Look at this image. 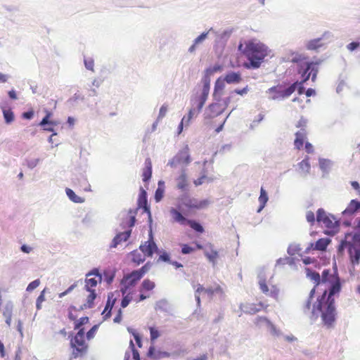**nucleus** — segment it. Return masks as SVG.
<instances>
[{"mask_svg":"<svg viewBox=\"0 0 360 360\" xmlns=\"http://www.w3.org/2000/svg\"><path fill=\"white\" fill-rule=\"evenodd\" d=\"M167 112V106L165 105H162V107L160 109L158 118L164 117L165 116Z\"/></svg>","mask_w":360,"mask_h":360,"instance_id":"63","label":"nucleus"},{"mask_svg":"<svg viewBox=\"0 0 360 360\" xmlns=\"http://www.w3.org/2000/svg\"><path fill=\"white\" fill-rule=\"evenodd\" d=\"M148 355L155 359L161 357H168L169 356V353L166 352H156L155 349L152 347H150L148 350Z\"/></svg>","mask_w":360,"mask_h":360,"instance_id":"40","label":"nucleus"},{"mask_svg":"<svg viewBox=\"0 0 360 360\" xmlns=\"http://www.w3.org/2000/svg\"><path fill=\"white\" fill-rule=\"evenodd\" d=\"M309 158L307 156L298 164V170L300 174H307L310 171Z\"/></svg>","mask_w":360,"mask_h":360,"instance_id":"33","label":"nucleus"},{"mask_svg":"<svg viewBox=\"0 0 360 360\" xmlns=\"http://www.w3.org/2000/svg\"><path fill=\"white\" fill-rule=\"evenodd\" d=\"M269 200V197L266 191L262 187L260 189V195L258 198L260 206L257 210L258 212H261L263 208L265 207L267 201Z\"/></svg>","mask_w":360,"mask_h":360,"instance_id":"35","label":"nucleus"},{"mask_svg":"<svg viewBox=\"0 0 360 360\" xmlns=\"http://www.w3.org/2000/svg\"><path fill=\"white\" fill-rule=\"evenodd\" d=\"M79 310L74 306H70L68 308V319L70 321H75L77 319Z\"/></svg>","mask_w":360,"mask_h":360,"instance_id":"44","label":"nucleus"},{"mask_svg":"<svg viewBox=\"0 0 360 360\" xmlns=\"http://www.w3.org/2000/svg\"><path fill=\"white\" fill-rule=\"evenodd\" d=\"M75 184L79 186L80 190L88 191L90 190V185L88 183L86 179L82 177L80 179H77Z\"/></svg>","mask_w":360,"mask_h":360,"instance_id":"43","label":"nucleus"},{"mask_svg":"<svg viewBox=\"0 0 360 360\" xmlns=\"http://www.w3.org/2000/svg\"><path fill=\"white\" fill-rule=\"evenodd\" d=\"M205 292L210 295H213L214 293H221L222 288L220 285H217L214 288H208L205 290Z\"/></svg>","mask_w":360,"mask_h":360,"instance_id":"49","label":"nucleus"},{"mask_svg":"<svg viewBox=\"0 0 360 360\" xmlns=\"http://www.w3.org/2000/svg\"><path fill=\"white\" fill-rule=\"evenodd\" d=\"M307 277L315 283L311 289L309 298L304 304V309H311V300L316 290H321L322 294L318 296L313 304L311 313L317 316L321 314L323 323L328 328L333 326L335 321V300L333 296L341 290L340 278L337 274H332L329 269L323 271L321 276L319 273L307 269Z\"/></svg>","mask_w":360,"mask_h":360,"instance_id":"1","label":"nucleus"},{"mask_svg":"<svg viewBox=\"0 0 360 360\" xmlns=\"http://www.w3.org/2000/svg\"><path fill=\"white\" fill-rule=\"evenodd\" d=\"M130 347L131 349V351H132V354H133V359L134 360H139L140 359V357H139V352L135 349L134 347V342L132 340L130 341Z\"/></svg>","mask_w":360,"mask_h":360,"instance_id":"58","label":"nucleus"},{"mask_svg":"<svg viewBox=\"0 0 360 360\" xmlns=\"http://www.w3.org/2000/svg\"><path fill=\"white\" fill-rule=\"evenodd\" d=\"M204 253L209 262L213 265H215L217 259L219 258V252L214 248V245L208 243Z\"/></svg>","mask_w":360,"mask_h":360,"instance_id":"20","label":"nucleus"},{"mask_svg":"<svg viewBox=\"0 0 360 360\" xmlns=\"http://www.w3.org/2000/svg\"><path fill=\"white\" fill-rule=\"evenodd\" d=\"M297 82H294L286 89H283L281 84L269 88L266 93L272 100H281L289 97L297 89Z\"/></svg>","mask_w":360,"mask_h":360,"instance_id":"8","label":"nucleus"},{"mask_svg":"<svg viewBox=\"0 0 360 360\" xmlns=\"http://www.w3.org/2000/svg\"><path fill=\"white\" fill-rule=\"evenodd\" d=\"M164 193H165V183L162 181H160L158 182V187L156 189L155 193V199L156 202H160L162 199V198L164 196Z\"/></svg>","mask_w":360,"mask_h":360,"instance_id":"38","label":"nucleus"},{"mask_svg":"<svg viewBox=\"0 0 360 360\" xmlns=\"http://www.w3.org/2000/svg\"><path fill=\"white\" fill-rule=\"evenodd\" d=\"M249 91V89H248V86H246L245 87L243 88L242 89H236L234 90L233 92L231 93L230 96H232L233 97V96L232 95L233 93H236L237 94H239V95H244V94H246ZM233 99V98H232V100Z\"/></svg>","mask_w":360,"mask_h":360,"instance_id":"59","label":"nucleus"},{"mask_svg":"<svg viewBox=\"0 0 360 360\" xmlns=\"http://www.w3.org/2000/svg\"><path fill=\"white\" fill-rule=\"evenodd\" d=\"M325 34L323 35L322 37L314 39L309 40L307 41L306 44V48L310 51H317L321 47L325 45V43L323 42Z\"/></svg>","mask_w":360,"mask_h":360,"instance_id":"26","label":"nucleus"},{"mask_svg":"<svg viewBox=\"0 0 360 360\" xmlns=\"http://www.w3.org/2000/svg\"><path fill=\"white\" fill-rule=\"evenodd\" d=\"M139 206L143 207L145 212L150 214V209L147 205L146 192L143 189L139 197Z\"/></svg>","mask_w":360,"mask_h":360,"instance_id":"36","label":"nucleus"},{"mask_svg":"<svg viewBox=\"0 0 360 360\" xmlns=\"http://www.w3.org/2000/svg\"><path fill=\"white\" fill-rule=\"evenodd\" d=\"M306 219L311 226H313L316 220L314 213L312 211H307L306 213Z\"/></svg>","mask_w":360,"mask_h":360,"instance_id":"53","label":"nucleus"},{"mask_svg":"<svg viewBox=\"0 0 360 360\" xmlns=\"http://www.w3.org/2000/svg\"><path fill=\"white\" fill-rule=\"evenodd\" d=\"M224 79L228 84H238L242 81L241 74L239 72H229L224 76Z\"/></svg>","mask_w":360,"mask_h":360,"instance_id":"29","label":"nucleus"},{"mask_svg":"<svg viewBox=\"0 0 360 360\" xmlns=\"http://www.w3.org/2000/svg\"><path fill=\"white\" fill-rule=\"evenodd\" d=\"M102 281V276L99 274L97 269H93L86 275L85 278V290H96L98 283H101Z\"/></svg>","mask_w":360,"mask_h":360,"instance_id":"12","label":"nucleus"},{"mask_svg":"<svg viewBox=\"0 0 360 360\" xmlns=\"http://www.w3.org/2000/svg\"><path fill=\"white\" fill-rule=\"evenodd\" d=\"M40 285L39 279H36L32 281L27 287L26 290L28 292H32L34 289H36Z\"/></svg>","mask_w":360,"mask_h":360,"instance_id":"52","label":"nucleus"},{"mask_svg":"<svg viewBox=\"0 0 360 360\" xmlns=\"http://www.w3.org/2000/svg\"><path fill=\"white\" fill-rule=\"evenodd\" d=\"M84 330L78 332L71 338L70 345L72 349L71 356L77 359L84 356L89 350V345L85 340Z\"/></svg>","mask_w":360,"mask_h":360,"instance_id":"4","label":"nucleus"},{"mask_svg":"<svg viewBox=\"0 0 360 360\" xmlns=\"http://www.w3.org/2000/svg\"><path fill=\"white\" fill-rule=\"evenodd\" d=\"M196 110H197L196 105H192V107L190 109L188 115L187 116H184L182 118L181 122H180V124L179 125V133H181V131L183 130L184 124H186V125H188L191 120L193 117L197 116L199 114V112L201 111V110H198V111H196Z\"/></svg>","mask_w":360,"mask_h":360,"instance_id":"22","label":"nucleus"},{"mask_svg":"<svg viewBox=\"0 0 360 360\" xmlns=\"http://www.w3.org/2000/svg\"><path fill=\"white\" fill-rule=\"evenodd\" d=\"M150 340L154 341L160 336V333L158 329L150 327Z\"/></svg>","mask_w":360,"mask_h":360,"instance_id":"57","label":"nucleus"},{"mask_svg":"<svg viewBox=\"0 0 360 360\" xmlns=\"http://www.w3.org/2000/svg\"><path fill=\"white\" fill-rule=\"evenodd\" d=\"M190 162L189 148L186 146L168 162V165L172 167H176L180 165H187Z\"/></svg>","mask_w":360,"mask_h":360,"instance_id":"11","label":"nucleus"},{"mask_svg":"<svg viewBox=\"0 0 360 360\" xmlns=\"http://www.w3.org/2000/svg\"><path fill=\"white\" fill-rule=\"evenodd\" d=\"M169 214L173 222L179 223L181 225H188L192 229L200 233L204 232L201 224L195 220L186 219L178 210L172 207L169 209Z\"/></svg>","mask_w":360,"mask_h":360,"instance_id":"7","label":"nucleus"},{"mask_svg":"<svg viewBox=\"0 0 360 360\" xmlns=\"http://www.w3.org/2000/svg\"><path fill=\"white\" fill-rule=\"evenodd\" d=\"M131 235V230H128L116 235L111 245L112 248H116L122 241H126Z\"/></svg>","mask_w":360,"mask_h":360,"instance_id":"30","label":"nucleus"},{"mask_svg":"<svg viewBox=\"0 0 360 360\" xmlns=\"http://www.w3.org/2000/svg\"><path fill=\"white\" fill-rule=\"evenodd\" d=\"M13 307L10 304H6L3 311V316L5 319L12 318Z\"/></svg>","mask_w":360,"mask_h":360,"instance_id":"50","label":"nucleus"},{"mask_svg":"<svg viewBox=\"0 0 360 360\" xmlns=\"http://www.w3.org/2000/svg\"><path fill=\"white\" fill-rule=\"evenodd\" d=\"M259 285L261 291L264 294H265L266 295H269L276 300L278 299L279 289L276 285H272L269 289L267 285L266 281L264 278H262L259 280Z\"/></svg>","mask_w":360,"mask_h":360,"instance_id":"17","label":"nucleus"},{"mask_svg":"<svg viewBox=\"0 0 360 360\" xmlns=\"http://www.w3.org/2000/svg\"><path fill=\"white\" fill-rule=\"evenodd\" d=\"M268 307V304H265L262 302L257 303L245 302L240 304V309L242 312L248 314H255L262 310H266Z\"/></svg>","mask_w":360,"mask_h":360,"instance_id":"13","label":"nucleus"},{"mask_svg":"<svg viewBox=\"0 0 360 360\" xmlns=\"http://www.w3.org/2000/svg\"><path fill=\"white\" fill-rule=\"evenodd\" d=\"M131 260L136 265H139L146 260V256L141 252L140 250H134L130 253Z\"/></svg>","mask_w":360,"mask_h":360,"instance_id":"31","label":"nucleus"},{"mask_svg":"<svg viewBox=\"0 0 360 360\" xmlns=\"http://www.w3.org/2000/svg\"><path fill=\"white\" fill-rule=\"evenodd\" d=\"M306 126H307V120L304 118H301L296 124V127L297 128H300V129H305Z\"/></svg>","mask_w":360,"mask_h":360,"instance_id":"64","label":"nucleus"},{"mask_svg":"<svg viewBox=\"0 0 360 360\" xmlns=\"http://www.w3.org/2000/svg\"><path fill=\"white\" fill-rule=\"evenodd\" d=\"M360 46V44L359 42H355V41H353V42H351L349 43L347 46V48L348 50H349L350 51H353L354 50H355L356 49H357L358 47H359Z\"/></svg>","mask_w":360,"mask_h":360,"instance_id":"62","label":"nucleus"},{"mask_svg":"<svg viewBox=\"0 0 360 360\" xmlns=\"http://www.w3.org/2000/svg\"><path fill=\"white\" fill-rule=\"evenodd\" d=\"M52 113L50 112H47L46 116L42 119L39 125L44 127V129L49 131H53V126L57 124L56 122L53 121H49V118L51 117Z\"/></svg>","mask_w":360,"mask_h":360,"instance_id":"27","label":"nucleus"},{"mask_svg":"<svg viewBox=\"0 0 360 360\" xmlns=\"http://www.w3.org/2000/svg\"><path fill=\"white\" fill-rule=\"evenodd\" d=\"M88 294L86 296L85 301L81 306V309H91L94 306V300L97 297L96 290H86Z\"/></svg>","mask_w":360,"mask_h":360,"instance_id":"23","label":"nucleus"},{"mask_svg":"<svg viewBox=\"0 0 360 360\" xmlns=\"http://www.w3.org/2000/svg\"><path fill=\"white\" fill-rule=\"evenodd\" d=\"M2 112L4 115V117L5 120V122L7 124H10L14 120V114L11 108H6L5 107H2Z\"/></svg>","mask_w":360,"mask_h":360,"instance_id":"41","label":"nucleus"},{"mask_svg":"<svg viewBox=\"0 0 360 360\" xmlns=\"http://www.w3.org/2000/svg\"><path fill=\"white\" fill-rule=\"evenodd\" d=\"M255 325L261 328L263 326H266L267 327H270L271 328H274V324L265 316H258L255 319Z\"/></svg>","mask_w":360,"mask_h":360,"instance_id":"34","label":"nucleus"},{"mask_svg":"<svg viewBox=\"0 0 360 360\" xmlns=\"http://www.w3.org/2000/svg\"><path fill=\"white\" fill-rule=\"evenodd\" d=\"M77 286V283L71 285L65 291L59 294V297H63L70 292Z\"/></svg>","mask_w":360,"mask_h":360,"instance_id":"60","label":"nucleus"},{"mask_svg":"<svg viewBox=\"0 0 360 360\" xmlns=\"http://www.w3.org/2000/svg\"><path fill=\"white\" fill-rule=\"evenodd\" d=\"M233 96H229L224 100V106H221V105L217 103H212L209 105V109L211 112H214L216 115H219L222 112L225 107H226L231 101H232Z\"/></svg>","mask_w":360,"mask_h":360,"instance_id":"24","label":"nucleus"},{"mask_svg":"<svg viewBox=\"0 0 360 360\" xmlns=\"http://www.w3.org/2000/svg\"><path fill=\"white\" fill-rule=\"evenodd\" d=\"M225 82L224 79L221 77H219L215 82L213 96L214 100L218 102L221 101L225 89Z\"/></svg>","mask_w":360,"mask_h":360,"instance_id":"19","label":"nucleus"},{"mask_svg":"<svg viewBox=\"0 0 360 360\" xmlns=\"http://www.w3.org/2000/svg\"><path fill=\"white\" fill-rule=\"evenodd\" d=\"M115 301H116V298L115 297L113 298V294H111V295H108V302L106 303L105 307L107 309H109V311L106 314L105 316H107V317L110 316L111 309H112L113 305L115 304Z\"/></svg>","mask_w":360,"mask_h":360,"instance_id":"47","label":"nucleus"},{"mask_svg":"<svg viewBox=\"0 0 360 360\" xmlns=\"http://www.w3.org/2000/svg\"><path fill=\"white\" fill-rule=\"evenodd\" d=\"M181 253L184 255L190 254L195 251V248L189 246L187 244H181Z\"/></svg>","mask_w":360,"mask_h":360,"instance_id":"51","label":"nucleus"},{"mask_svg":"<svg viewBox=\"0 0 360 360\" xmlns=\"http://www.w3.org/2000/svg\"><path fill=\"white\" fill-rule=\"evenodd\" d=\"M176 186L180 190H185L188 186V179L186 170L183 169L181 174L176 178Z\"/></svg>","mask_w":360,"mask_h":360,"instance_id":"32","label":"nucleus"},{"mask_svg":"<svg viewBox=\"0 0 360 360\" xmlns=\"http://www.w3.org/2000/svg\"><path fill=\"white\" fill-rule=\"evenodd\" d=\"M120 292L123 297L121 302V307L122 308L127 307L132 300L134 301L136 298L134 297L136 292V288H130V290H127L126 292L124 291V288H120Z\"/></svg>","mask_w":360,"mask_h":360,"instance_id":"18","label":"nucleus"},{"mask_svg":"<svg viewBox=\"0 0 360 360\" xmlns=\"http://www.w3.org/2000/svg\"><path fill=\"white\" fill-rule=\"evenodd\" d=\"M84 65L86 69L94 71V61L91 58H87L84 59Z\"/></svg>","mask_w":360,"mask_h":360,"instance_id":"55","label":"nucleus"},{"mask_svg":"<svg viewBox=\"0 0 360 360\" xmlns=\"http://www.w3.org/2000/svg\"><path fill=\"white\" fill-rule=\"evenodd\" d=\"M97 330L98 326L95 325L86 333V338L88 340H90L94 338Z\"/></svg>","mask_w":360,"mask_h":360,"instance_id":"54","label":"nucleus"},{"mask_svg":"<svg viewBox=\"0 0 360 360\" xmlns=\"http://www.w3.org/2000/svg\"><path fill=\"white\" fill-rule=\"evenodd\" d=\"M203 87L200 96H195L191 100V105H196L197 110H201L209 94L210 77L204 75L202 77Z\"/></svg>","mask_w":360,"mask_h":360,"instance_id":"9","label":"nucleus"},{"mask_svg":"<svg viewBox=\"0 0 360 360\" xmlns=\"http://www.w3.org/2000/svg\"><path fill=\"white\" fill-rule=\"evenodd\" d=\"M180 204L178 205L176 210H181L182 205L188 209H202L207 206L209 202L207 200L198 201L195 198H191L187 195H184L179 198Z\"/></svg>","mask_w":360,"mask_h":360,"instance_id":"10","label":"nucleus"},{"mask_svg":"<svg viewBox=\"0 0 360 360\" xmlns=\"http://www.w3.org/2000/svg\"><path fill=\"white\" fill-rule=\"evenodd\" d=\"M316 221L323 224L326 229L325 233L327 235H334L338 231L339 222L333 215L327 214L322 208L317 210Z\"/></svg>","mask_w":360,"mask_h":360,"instance_id":"5","label":"nucleus"},{"mask_svg":"<svg viewBox=\"0 0 360 360\" xmlns=\"http://www.w3.org/2000/svg\"><path fill=\"white\" fill-rule=\"evenodd\" d=\"M151 267L150 262H147L145 265H143L141 268L137 270H134L133 271L141 279L143 276L148 273Z\"/></svg>","mask_w":360,"mask_h":360,"instance_id":"42","label":"nucleus"},{"mask_svg":"<svg viewBox=\"0 0 360 360\" xmlns=\"http://www.w3.org/2000/svg\"><path fill=\"white\" fill-rule=\"evenodd\" d=\"M158 261H162V262H170V256L169 255L164 251V252H162L159 256V258L158 259Z\"/></svg>","mask_w":360,"mask_h":360,"instance_id":"56","label":"nucleus"},{"mask_svg":"<svg viewBox=\"0 0 360 360\" xmlns=\"http://www.w3.org/2000/svg\"><path fill=\"white\" fill-rule=\"evenodd\" d=\"M238 50L249 61V63H245V67L254 69L260 67L270 52L267 46L255 39L240 42Z\"/></svg>","mask_w":360,"mask_h":360,"instance_id":"2","label":"nucleus"},{"mask_svg":"<svg viewBox=\"0 0 360 360\" xmlns=\"http://www.w3.org/2000/svg\"><path fill=\"white\" fill-rule=\"evenodd\" d=\"M345 248L348 249L349 258L353 265L359 264L360 262V238L356 234L347 233L345 240H342L338 251L342 252Z\"/></svg>","mask_w":360,"mask_h":360,"instance_id":"3","label":"nucleus"},{"mask_svg":"<svg viewBox=\"0 0 360 360\" xmlns=\"http://www.w3.org/2000/svg\"><path fill=\"white\" fill-rule=\"evenodd\" d=\"M152 176V162L148 158L145 160V167L143 169L142 180L143 182H148Z\"/></svg>","mask_w":360,"mask_h":360,"instance_id":"25","label":"nucleus"},{"mask_svg":"<svg viewBox=\"0 0 360 360\" xmlns=\"http://www.w3.org/2000/svg\"><path fill=\"white\" fill-rule=\"evenodd\" d=\"M155 287V283L153 281L148 278L143 280L139 288L140 294L139 295L138 298H136L134 301L138 303L148 298L150 295L147 294V292L153 290Z\"/></svg>","mask_w":360,"mask_h":360,"instance_id":"14","label":"nucleus"},{"mask_svg":"<svg viewBox=\"0 0 360 360\" xmlns=\"http://www.w3.org/2000/svg\"><path fill=\"white\" fill-rule=\"evenodd\" d=\"M360 210V202L356 200H352L345 210V212L348 214H354Z\"/></svg>","mask_w":360,"mask_h":360,"instance_id":"37","label":"nucleus"},{"mask_svg":"<svg viewBox=\"0 0 360 360\" xmlns=\"http://www.w3.org/2000/svg\"><path fill=\"white\" fill-rule=\"evenodd\" d=\"M139 250L148 257H151L155 252H158V248L153 239L152 235L150 236L148 240L144 242L139 246Z\"/></svg>","mask_w":360,"mask_h":360,"instance_id":"16","label":"nucleus"},{"mask_svg":"<svg viewBox=\"0 0 360 360\" xmlns=\"http://www.w3.org/2000/svg\"><path fill=\"white\" fill-rule=\"evenodd\" d=\"M141 278L132 271L129 274L124 275L120 281V288H124V291L130 290V288H136Z\"/></svg>","mask_w":360,"mask_h":360,"instance_id":"15","label":"nucleus"},{"mask_svg":"<svg viewBox=\"0 0 360 360\" xmlns=\"http://www.w3.org/2000/svg\"><path fill=\"white\" fill-rule=\"evenodd\" d=\"M307 137V132L306 129H301L295 133V139L294 141V146L297 150H301L303 148L305 140Z\"/></svg>","mask_w":360,"mask_h":360,"instance_id":"21","label":"nucleus"},{"mask_svg":"<svg viewBox=\"0 0 360 360\" xmlns=\"http://www.w3.org/2000/svg\"><path fill=\"white\" fill-rule=\"evenodd\" d=\"M321 60L316 62H307L305 66L300 65L298 68V73L301 75L302 79L298 82L297 84L303 85L311 75V81L314 82L316 79V76L319 72V65Z\"/></svg>","mask_w":360,"mask_h":360,"instance_id":"6","label":"nucleus"},{"mask_svg":"<svg viewBox=\"0 0 360 360\" xmlns=\"http://www.w3.org/2000/svg\"><path fill=\"white\" fill-rule=\"evenodd\" d=\"M66 194L68 198L74 202H82L83 200L82 198L77 196L75 192L70 188H66Z\"/></svg>","mask_w":360,"mask_h":360,"instance_id":"45","label":"nucleus"},{"mask_svg":"<svg viewBox=\"0 0 360 360\" xmlns=\"http://www.w3.org/2000/svg\"><path fill=\"white\" fill-rule=\"evenodd\" d=\"M89 321V319L88 316H82L79 319H76V321H74V329L78 330H84L82 326L87 324Z\"/></svg>","mask_w":360,"mask_h":360,"instance_id":"39","label":"nucleus"},{"mask_svg":"<svg viewBox=\"0 0 360 360\" xmlns=\"http://www.w3.org/2000/svg\"><path fill=\"white\" fill-rule=\"evenodd\" d=\"M136 210H130L129 211V220L126 222V224L128 225L129 227H132L134 226L136 222Z\"/></svg>","mask_w":360,"mask_h":360,"instance_id":"46","label":"nucleus"},{"mask_svg":"<svg viewBox=\"0 0 360 360\" xmlns=\"http://www.w3.org/2000/svg\"><path fill=\"white\" fill-rule=\"evenodd\" d=\"M330 243V240L329 238H320L319 239L315 245H314L313 243H311L310 244V247L307 248V250L311 249V248H313L314 250H321V251H323V250H326L327 246L328 245V244Z\"/></svg>","mask_w":360,"mask_h":360,"instance_id":"28","label":"nucleus"},{"mask_svg":"<svg viewBox=\"0 0 360 360\" xmlns=\"http://www.w3.org/2000/svg\"><path fill=\"white\" fill-rule=\"evenodd\" d=\"M45 292L46 288L44 289L36 300V307L38 310L41 309V304L45 301Z\"/></svg>","mask_w":360,"mask_h":360,"instance_id":"48","label":"nucleus"},{"mask_svg":"<svg viewBox=\"0 0 360 360\" xmlns=\"http://www.w3.org/2000/svg\"><path fill=\"white\" fill-rule=\"evenodd\" d=\"M306 59V57H304L303 55L302 54H296L292 58V63H299L300 61H302Z\"/></svg>","mask_w":360,"mask_h":360,"instance_id":"61","label":"nucleus"}]
</instances>
